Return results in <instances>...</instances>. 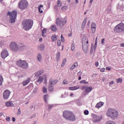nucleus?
<instances>
[{
  "label": "nucleus",
  "mask_w": 124,
  "mask_h": 124,
  "mask_svg": "<svg viewBox=\"0 0 124 124\" xmlns=\"http://www.w3.org/2000/svg\"><path fill=\"white\" fill-rule=\"evenodd\" d=\"M109 85H113L114 84V81H111L109 82Z\"/></svg>",
  "instance_id": "0e129e2a"
},
{
  "label": "nucleus",
  "mask_w": 124,
  "mask_h": 124,
  "mask_svg": "<svg viewBox=\"0 0 124 124\" xmlns=\"http://www.w3.org/2000/svg\"><path fill=\"white\" fill-rule=\"evenodd\" d=\"M29 6V2L26 0H20L18 3V7L21 10H24V9H27Z\"/></svg>",
  "instance_id": "20e7f679"
},
{
  "label": "nucleus",
  "mask_w": 124,
  "mask_h": 124,
  "mask_svg": "<svg viewBox=\"0 0 124 124\" xmlns=\"http://www.w3.org/2000/svg\"><path fill=\"white\" fill-rule=\"evenodd\" d=\"M7 15L11 17L9 22L11 23H15V20L17 18V12L16 10H14L12 12H8Z\"/></svg>",
  "instance_id": "39448f33"
},
{
  "label": "nucleus",
  "mask_w": 124,
  "mask_h": 124,
  "mask_svg": "<svg viewBox=\"0 0 124 124\" xmlns=\"http://www.w3.org/2000/svg\"><path fill=\"white\" fill-rule=\"evenodd\" d=\"M58 79H55L53 78H50L49 80L48 84L49 85H51L54 86V85H56L58 83Z\"/></svg>",
  "instance_id": "2eb2a0df"
},
{
  "label": "nucleus",
  "mask_w": 124,
  "mask_h": 124,
  "mask_svg": "<svg viewBox=\"0 0 124 124\" xmlns=\"http://www.w3.org/2000/svg\"><path fill=\"white\" fill-rule=\"evenodd\" d=\"M6 120L7 121V122H9V121H10V117L9 116H8L6 118Z\"/></svg>",
  "instance_id": "bf43d9fd"
},
{
  "label": "nucleus",
  "mask_w": 124,
  "mask_h": 124,
  "mask_svg": "<svg viewBox=\"0 0 124 124\" xmlns=\"http://www.w3.org/2000/svg\"><path fill=\"white\" fill-rule=\"evenodd\" d=\"M117 8H118V9H121V8H122L123 7V5L122 4H121V1L119 2V3H118V5L117 6Z\"/></svg>",
  "instance_id": "f704fd0d"
},
{
  "label": "nucleus",
  "mask_w": 124,
  "mask_h": 124,
  "mask_svg": "<svg viewBox=\"0 0 124 124\" xmlns=\"http://www.w3.org/2000/svg\"><path fill=\"white\" fill-rule=\"evenodd\" d=\"M43 72H44L43 70L38 71V72H36L35 73V75L36 77H38V76H40V75H41L43 73Z\"/></svg>",
  "instance_id": "4be33fe9"
},
{
  "label": "nucleus",
  "mask_w": 124,
  "mask_h": 124,
  "mask_svg": "<svg viewBox=\"0 0 124 124\" xmlns=\"http://www.w3.org/2000/svg\"><path fill=\"white\" fill-rule=\"evenodd\" d=\"M66 18H64V19H61L59 18L56 19V24L57 26H59L60 27V29H62V27L66 24Z\"/></svg>",
  "instance_id": "6e6552de"
},
{
  "label": "nucleus",
  "mask_w": 124,
  "mask_h": 124,
  "mask_svg": "<svg viewBox=\"0 0 124 124\" xmlns=\"http://www.w3.org/2000/svg\"><path fill=\"white\" fill-rule=\"evenodd\" d=\"M92 91H93V87H89L86 88V90H85L84 91V93L83 92V95H87V94H88V93H91V92H92Z\"/></svg>",
  "instance_id": "ddd939ff"
},
{
  "label": "nucleus",
  "mask_w": 124,
  "mask_h": 124,
  "mask_svg": "<svg viewBox=\"0 0 124 124\" xmlns=\"http://www.w3.org/2000/svg\"><path fill=\"white\" fill-rule=\"evenodd\" d=\"M62 2H61V1L60 0H58L57 1L58 6H59V7H61V6H62Z\"/></svg>",
  "instance_id": "c03bdc74"
},
{
  "label": "nucleus",
  "mask_w": 124,
  "mask_h": 124,
  "mask_svg": "<svg viewBox=\"0 0 124 124\" xmlns=\"http://www.w3.org/2000/svg\"><path fill=\"white\" fill-rule=\"evenodd\" d=\"M87 87H88V86L87 85L83 86L81 87V90L84 91V90H86Z\"/></svg>",
  "instance_id": "a18cd8bd"
},
{
  "label": "nucleus",
  "mask_w": 124,
  "mask_h": 124,
  "mask_svg": "<svg viewBox=\"0 0 124 124\" xmlns=\"http://www.w3.org/2000/svg\"><path fill=\"white\" fill-rule=\"evenodd\" d=\"M114 31L118 33H121V32H124V24L120 23L118 25H116L114 29Z\"/></svg>",
  "instance_id": "0eeeda50"
},
{
  "label": "nucleus",
  "mask_w": 124,
  "mask_h": 124,
  "mask_svg": "<svg viewBox=\"0 0 124 124\" xmlns=\"http://www.w3.org/2000/svg\"><path fill=\"white\" fill-rule=\"evenodd\" d=\"M107 116L111 119H117L119 117V112L114 108H108L107 112Z\"/></svg>",
  "instance_id": "f03ea898"
},
{
  "label": "nucleus",
  "mask_w": 124,
  "mask_h": 124,
  "mask_svg": "<svg viewBox=\"0 0 124 124\" xmlns=\"http://www.w3.org/2000/svg\"><path fill=\"white\" fill-rule=\"evenodd\" d=\"M41 7H43V5H40L38 6V10H39V12H40V13H43V11H42V10H41Z\"/></svg>",
  "instance_id": "473e14b6"
},
{
  "label": "nucleus",
  "mask_w": 124,
  "mask_h": 124,
  "mask_svg": "<svg viewBox=\"0 0 124 124\" xmlns=\"http://www.w3.org/2000/svg\"><path fill=\"white\" fill-rule=\"evenodd\" d=\"M33 88V84L32 83H30L29 85L27 87V89H30L31 90Z\"/></svg>",
  "instance_id": "e433bc0d"
},
{
  "label": "nucleus",
  "mask_w": 124,
  "mask_h": 124,
  "mask_svg": "<svg viewBox=\"0 0 124 124\" xmlns=\"http://www.w3.org/2000/svg\"><path fill=\"white\" fill-rule=\"evenodd\" d=\"M106 70H111V68L107 67H106Z\"/></svg>",
  "instance_id": "338daca9"
},
{
  "label": "nucleus",
  "mask_w": 124,
  "mask_h": 124,
  "mask_svg": "<svg viewBox=\"0 0 124 124\" xmlns=\"http://www.w3.org/2000/svg\"><path fill=\"white\" fill-rule=\"evenodd\" d=\"M60 57H61V52H58L56 54V61H57V62L60 61Z\"/></svg>",
  "instance_id": "c756f323"
},
{
  "label": "nucleus",
  "mask_w": 124,
  "mask_h": 124,
  "mask_svg": "<svg viewBox=\"0 0 124 124\" xmlns=\"http://www.w3.org/2000/svg\"><path fill=\"white\" fill-rule=\"evenodd\" d=\"M66 62V59H64L62 63V66H64V64Z\"/></svg>",
  "instance_id": "37998d69"
},
{
  "label": "nucleus",
  "mask_w": 124,
  "mask_h": 124,
  "mask_svg": "<svg viewBox=\"0 0 124 124\" xmlns=\"http://www.w3.org/2000/svg\"><path fill=\"white\" fill-rule=\"evenodd\" d=\"M121 47H124V43L121 44Z\"/></svg>",
  "instance_id": "774afa93"
},
{
  "label": "nucleus",
  "mask_w": 124,
  "mask_h": 124,
  "mask_svg": "<svg viewBox=\"0 0 124 124\" xmlns=\"http://www.w3.org/2000/svg\"><path fill=\"white\" fill-rule=\"evenodd\" d=\"M16 64L18 66L23 69H28L29 67V63H28L26 61H22V60H19L17 61L16 62Z\"/></svg>",
  "instance_id": "423d86ee"
},
{
  "label": "nucleus",
  "mask_w": 124,
  "mask_h": 124,
  "mask_svg": "<svg viewBox=\"0 0 124 124\" xmlns=\"http://www.w3.org/2000/svg\"><path fill=\"white\" fill-rule=\"evenodd\" d=\"M2 81H3V78H2V76L0 75V86L2 85Z\"/></svg>",
  "instance_id": "4c0bfd02"
},
{
  "label": "nucleus",
  "mask_w": 124,
  "mask_h": 124,
  "mask_svg": "<svg viewBox=\"0 0 124 124\" xmlns=\"http://www.w3.org/2000/svg\"><path fill=\"white\" fill-rule=\"evenodd\" d=\"M61 41L62 42H64V38H63V36H62V35L61 36Z\"/></svg>",
  "instance_id": "5fc2aeb1"
},
{
  "label": "nucleus",
  "mask_w": 124,
  "mask_h": 124,
  "mask_svg": "<svg viewBox=\"0 0 124 124\" xmlns=\"http://www.w3.org/2000/svg\"><path fill=\"white\" fill-rule=\"evenodd\" d=\"M45 49V46L43 44H41L39 46V49L41 51H43Z\"/></svg>",
  "instance_id": "393cba45"
},
{
  "label": "nucleus",
  "mask_w": 124,
  "mask_h": 124,
  "mask_svg": "<svg viewBox=\"0 0 124 124\" xmlns=\"http://www.w3.org/2000/svg\"><path fill=\"white\" fill-rule=\"evenodd\" d=\"M58 39V36L56 35H54L51 36V40L52 41H56Z\"/></svg>",
  "instance_id": "cd10ccee"
},
{
  "label": "nucleus",
  "mask_w": 124,
  "mask_h": 124,
  "mask_svg": "<svg viewBox=\"0 0 124 124\" xmlns=\"http://www.w3.org/2000/svg\"><path fill=\"white\" fill-rule=\"evenodd\" d=\"M105 43V38H103L102 40H101V44L102 45H104V43Z\"/></svg>",
  "instance_id": "de8ad7c7"
},
{
  "label": "nucleus",
  "mask_w": 124,
  "mask_h": 124,
  "mask_svg": "<svg viewBox=\"0 0 124 124\" xmlns=\"http://www.w3.org/2000/svg\"><path fill=\"white\" fill-rule=\"evenodd\" d=\"M92 117L94 123H98V122H100L101 120H102V116H97V115L95 114H93Z\"/></svg>",
  "instance_id": "9d476101"
},
{
  "label": "nucleus",
  "mask_w": 124,
  "mask_h": 124,
  "mask_svg": "<svg viewBox=\"0 0 124 124\" xmlns=\"http://www.w3.org/2000/svg\"><path fill=\"white\" fill-rule=\"evenodd\" d=\"M62 10L63 11H66L67 10V6H64L62 7Z\"/></svg>",
  "instance_id": "ea45409f"
},
{
  "label": "nucleus",
  "mask_w": 124,
  "mask_h": 124,
  "mask_svg": "<svg viewBox=\"0 0 124 124\" xmlns=\"http://www.w3.org/2000/svg\"><path fill=\"white\" fill-rule=\"evenodd\" d=\"M84 115H89V110H85L84 112Z\"/></svg>",
  "instance_id": "864d4df0"
},
{
  "label": "nucleus",
  "mask_w": 124,
  "mask_h": 124,
  "mask_svg": "<svg viewBox=\"0 0 124 124\" xmlns=\"http://www.w3.org/2000/svg\"><path fill=\"white\" fill-rule=\"evenodd\" d=\"M30 82H31V79L28 78L27 79L24 80L23 82L22 85L23 86H27V85H28V84H29V83H30Z\"/></svg>",
  "instance_id": "aec40b11"
},
{
  "label": "nucleus",
  "mask_w": 124,
  "mask_h": 124,
  "mask_svg": "<svg viewBox=\"0 0 124 124\" xmlns=\"http://www.w3.org/2000/svg\"><path fill=\"white\" fill-rule=\"evenodd\" d=\"M48 90L49 91V92L52 93V92L54 91V85L48 84Z\"/></svg>",
  "instance_id": "412c9836"
},
{
  "label": "nucleus",
  "mask_w": 124,
  "mask_h": 124,
  "mask_svg": "<svg viewBox=\"0 0 124 124\" xmlns=\"http://www.w3.org/2000/svg\"><path fill=\"white\" fill-rule=\"evenodd\" d=\"M54 107V105H49L48 107V109H49V110H51V108H53Z\"/></svg>",
  "instance_id": "8fccbe9b"
},
{
  "label": "nucleus",
  "mask_w": 124,
  "mask_h": 124,
  "mask_svg": "<svg viewBox=\"0 0 124 124\" xmlns=\"http://www.w3.org/2000/svg\"><path fill=\"white\" fill-rule=\"evenodd\" d=\"M63 117L66 120H68L70 122H75V121H76V117H75V115L73 112L70 111H64L63 112Z\"/></svg>",
  "instance_id": "f257e3e1"
},
{
  "label": "nucleus",
  "mask_w": 124,
  "mask_h": 124,
  "mask_svg": "<svg viewBox=\"0 0 124 124\" xmlns=\"http://www.w3.org/2000/svg\"><path fill=\"white\" fill-rule=\"evenodd\" d=\"M99 64V63H98V62H96L95 63V66H97V67L98 66Z\"/></svg>",
  "instance_id": "e2e57ef3"
},
{
  "label": "nucleus",
  "mask_w": 124,
  "mask_h": 124,
  "mask_svg": "<svg viewBox=\"0 0 124 124\" xmlns=\"http://www.w3.org/2000/svg\"><path fill=\"white\" fill-rule=\"evenodd\" d=\"M107 124H116V123L113 121H109L107 122Z\"/></svg>",
  "instance_id": "49530a36"
},
{
  "label": "nucleus",
  "mask_w": 124,
  "mask_h": 124,
  "mask_svg": "<svg viewBox=\"0 0 124 124\" xmlns=\"http://www.w3.org/2000/svg\"><path fill=\"white\" fill-rule=\"evenodd\" d=\"M6 106L9 107V106H13V103L12 102H6Z\"/></svg>",
  "instance_id": "c85d7f7f"
},
{
  "label": "nucleus",
  "mask_w": 124,
  "mask_h": 124,
  "mask_svg": "<svg viewBox=\"0 0 124 124\" xmlns=\"http://www.w3.org/2000/svg\"><path fill=\"white\" fill-rule=\"evenodd\" d=\"M38 90V88L37 87H35L34 89H33L32 92V95H34L36 93H37V91Z\"/></svg>",
  "instance_id": "7c9ffc66"
},
{
  "label": "nucleus",
  "mask_w": 124,
  "mask_h": 124,
  "mask_svg": "<svg viewBox=\"0 0 124 124\" xmlns=\"http://www.w3.org/2000/svg\"><path fill=\"white\" fill-rule=\"evenodd\" d=\"M120 4H122V6L124 7V0H121Z\"/></svg>",
  "instance_id": "13d9d810"
},
{
  "label": "nucleus",
  "mask_w": 124,
  "mask_h": 124,
  "mask_svg": "<svg viewBox=\"0 0 124 124\" xmlns=\"http://www.w3.org/2000/svg\"><path fill=\"white\" fill-rule=\"evenodd\" d=\"M10 48L13 51V52H17L19 50V46L18 44L15 42H12L10 44Z\"/></svg>",
  "instance_id": "1a4fd4ad"
},
{
  "label": "nucleus",
  "mask_w": 124,
  "mask_h": 124,
  "mask_svg": "<svg viewBox=\"0 0 124 124\" xmlns=\"http://www.w3.org/2000/svg\"><path fill=\"white\" fill-rule=\"evenodd\" d=\"M25 46H24V45H22L21 44L20 46H19V50L20 51H23L24 50H25Z\"/></svg>",
  "instance_id": "2f4dec72"
},
{
  "label": "nucleus",
  "mask_w": 124,
  "mask_h": 124,
  "mask_svg": "<svg viewBox=\"0 0 124 124\" xmlns=\"http://www.w3.org/2000/svg\"><path fill=\"white\" fill-rule=\"evenodd\" d=\"M123 82V79L119 78L116 79V83L118 84L119 83H122Z\"/></svg>",
  "instance_id": "c9c22d12"
},
{
  "label": "nucleus",
  "mask_w": 124,
  "mask_h": 124,
  "mask_svg": "<svg viewBox=\"0 0 124 124\" xmlns=\"http://www.w3.org/2000/svg\"><path fill=\"white\" fill-rule=\"evenodd\" d=\"M79 87L78 86H74V87H69V90H70V91H75L76 90H78V89H79Z\"/></svg>",
  "instance_id": "5701e85b"
},
{
  "label": "nucleus",
  "mask_w": 124,
  "mask_h": 124,
  "mask_svg": "<svg viewBox=\"0 0 124 124\" xmlns=\"http://www.w3.org/2000/svg\"><path fill=\"white\" fill-rule=\"evenodd\" d=\"M95 26H96L95 23H93L92 24L91 28H96Z\"/></svg>",
  "instance_id": "4d7b16f0"
},
{
  "label": "nucleus",
  "mask_w": 124,
  "mask_h": 124,
  "mask_svg": "<svg viewBox=\"0 0 124 124\" xmlns=\"http://www.w3.org/2000/svg\"><path fill=\"white\" fill-rule=\"evenodd\" d=\"M80 84H89L88 82L86 81L85 80H83L80 81Z\"/></svg>",
  "instance_id": "79ce46f5"
},
{
  "label": "nucleus",
  "mask_w": 124,
  "mask_h": 124,
  "mask_svg": "<svg viewBox=\"0 0 124 124\" xmlns=\"http://www.w3.org/2000/svg\"><path fill=\"white\" fill-rule=\"evenodd\" d=\"M10 95V91L8 90H6L3 93V97L4 99H8Z\"/></svg>",
  "instance_id": "f8f14e48"
},
{
  "label": "nucleus",
  "mask_w": 124,
  "mask_h": 124,
  "mask_svg": "<svg viewBox=\"0 0 124 124\" xmlns=\"http://www.w3.org/2000/svg\"><path fill=\"white\" fill-rule=\"evenodd\" d=\"M42 82H43V77H39L37 83L40 84V83H42Z\"/></svg>",
  "instance_id": "bb28decb"
},
{
  "label": "nucleus",
  "mask_w": 124,
  "mask_h": 124,
  "mask_svg": "<svg viewBox=\"0 0 124 124\" xmlns=\"http://www.w3.org/2000/svg\"><path fill=\"white\" fill-rule=\"evenodd\" d=\"M57 45H58V46H61V40H58Z\"/></svg>",
  "instance_id": "6e6d98bb"
},
{
  "label": "nucleus",
  "mask_w": 124,
  "mask_h": 124,
  "mask_svg": "<svg viewBox=\"0 0 124 124\" xmlns=\"http://www.w3.org/2000/svg\"><path fill=\"white\" fill-rule=\"evenodd\" d=\"M76 67H78V63L75 62L70 68L71 70H73Z\"/></svg>",
  "instance_id": "6ab92c4d"
},
{
  "label": "nucleus",
  "mask_w": 124,
  "mask_h": 124,
  "mask_svg": "<svg viewBox=\"0 0 124 124\" xmlns=\"http://www.w3.org/2000/svg\"><path fill=\"white\" fill-rule=\"evenodd\" d=\"M37 61L39 62H40L42 61V55L40 53H38L36 57Z\"/></svg>",
  "instance_id": "f3484780"
},
{
  "label": "nucleus",
  "mask_w": 124,
  "mask_h": 124,
  "mask_svg": "<svg viewBox=\"0 0 124 124\" xmlns=\"http://www.w3.org/2000/svg\"><path fill=\"white\" fill-rule=\"evenodd\" d=\"M45 33H46V29H44L42 30V36L45 37Z\"/></svg>",
  "instance_id": "58836bf2"
},
{
  "label": "nucleus",
  "mask_w": 124,
  "mask_h": 124,
  "mask_svg": "<svg viewBox=\"0 0 124 124\" xmlns=\"http://www.w3.org/2000/svg\"><path fill=\"white\" fill-rule=\"evenodd\" d=\"M104 104V103L102 102H100L96 105L95 107L96 108H98V109H99V108L103 106Z\"/></svg>",
  "instance_id": "a211bd4d"
},
{
  "label": "nucleus",
  "mask_w": 124,
  "mask_h": 124,
  "mask_svg": "<svg viewBox=\"0 0 124 124\" xmlns=\"http://www.w3.org/2000/svg\"><path fill=\"white\" fill-rule=\"evenodd\" d=\"M71 50L72 51H74L75 50V44L74 43L72 44Z\"/></svg>",
  "instance_id": "a19ab883"
},
{
  "label": "nucleus",
  "mask_w": 124,
  "mask_h": 124,
  "mask_svg": "<svg viewBox=\"0 0 124 124\" xmlns=\"http://www.w3.org/2000/svg\"><path fill=\"white\" fill-rule=\"evenodd\" d=\"M9 55L8 51L5 49H3V51L1 52V57L2 59L6 58Z\"/></svg>",
  "instance_id": "9b49d317"
},
{
  "label": "nucleus",
  "mask_w": 124,
  "mask_h": 124,
  "mask_svg": "<svg viewBox=\"0 0 124 124\" xmlns=\"http://www.w3.org/2000/svg\"><path fill=\"white\" fill-rule=\"evenodd\" d=\"M44 100L46 103L48 102V95H45L44 96Z\"/></svg>",
  "instance_id": "72a5a7b5"
},
{
  "label": "nucleus",
  "mask_w": 124,
  "mask_h": 124,
  "mask_svg": "<svg viewBox=\"0 0 124 124\" xmlns=\"http://www.w3.org/2000/svg\"><path fill=\"white\" fill-rule=\"evenodd\" d=\"M51 30L53 31H58V29L57 28V26H56V25H52L51 27Z\"/></svg>",
  "instance_id": "b1692460"
},
{
  "label": "nucleus",
  "mask_w": 124,
  "mask_h": 124,
  "mask_svg": "<svg viewBox=\"0 0 124 124\" xmlns=\"http://www.w3.org/2000/svg\"><path fill=\"white\" fill-rule=\"evenodd\" d=\"M100 71L101 72H104V71H105V69L104 68H103L101 69Z\"/></svg>",
  "instance_id": "680f3d73"
},
{
  "label": "nucleus",
  "mask_w": 124,
  "mask_h": 124,
  "mask_svg": "<svg viewBox=\"0 0 124 124\" xmlns=\"http://www.w3.org/2000/svg\"><path fill=\"white\" fill-rule=\"evenodd\" d=\"M82 49L87 54L89 50V44H82Z\"/></svg>",
  "instance_id": "4468645a"
},
{
  "label": "nucleus",
  "mask_w": 124,
  "mask_h": 124,
  "mask_svg": "<svg viewBox=\"0 0 124 124\" xmlns=\"http://www.w3.org/2000/svg\"><path fill=\"white\" fill-rule=\"evenodd\" d=\"M82 43L83 44H89V40L88 39V38L87 37H82Z\"/></svg>",
  "instance_id": "dca6fc26"
},
{
  "label": "nucleus",
  "mask_w": 124,
  "mask_h": 124,
  "mask_svg": "<svg viewBox=\"0 0 124 124\" xmlns=\"http://www.w3.org/2000/svg\"><path fill=\"white\" fill-rule=\"evenodd\" d=\"M78 75H82V72L79 71L78 73Z\"/></svg>",
  "instance_id": "69168bd1"
},
{
  "label": "nucleus",
  "mask_w": 124,
  "mask_h": 124,
  "mask_svg": "<svg viewBox=\"0 0 124 124\" xmlns=\"http://www.w3.org/2000/svg\"><path fill=\"white\" fill-rule=\"evenodd\" d=\"M43 91L44 92V93H47V88H45V87H43Z\"/></svg>",
  "instance_id": "09e8293b"
},
{
  "label": "nucleus",
  "mask_w": 124,
  "mask_h": 124,
  "mask_svg": "<svg viewBox=\"0 0 124 124\" xmlns=\"http://www.w3.org/2000/svg\"><path fill=\"white\" fill-rule=\"evenodd\" d=\"M86 23H87V18H85L84 19V20H83V22L82 23V25H81V27L83 29H84V28H85V26Z\"/></svg>",
  "instance_id": "a878e982"
},
{
  "label": "nucleus",
  "mask_w": 124,
  "mask_h": 124,
  "mask_svg": "<svg viewBox=\"0 0 124 124\" xmlns=\"http://www.w3.org/2000/svg\"><path fill=\"white\" fill-rule=\"evenodd\" d=\"M33 21L31 19H27L22 21V26L25 31H30L32 28Z\"/></svg>",
  "instance_id": "7ed1b4c3"
},
{
  "label": "nucleus",
  "mask_w": 124,
  "mask_h": 124,
  "mask_svg": "<svg viewBox=\"0 0 124 124\" xmlns=\"http://www.w3.org/2000/svg\"><path fill=\"white\" fill-rule=\"evenodd\" d=\"M68 82H67V80H64L63 81V83L64 84V85H66V84H68Z\"/></svg>",
  "instance_id": "052dcab7"
},
{
  "label": "nucleus",
  "mask_w": 124,
  "mask_h": 124,
  "mask_svg": "<svg viewBox=\"0 0 124 124\" xmlns=\"http://www.w3.org/2000/svg\"><path fill=\"white\" fill-rule=\"evenodd\" d=\"M17 115H21V108H18V112L17 113Z\"/></svg>",
  "instance_id": "3c124183"
},
{
  "label": "nucleus",
  "mask_w": 124,
  "mask_h": 124,
  "mask_svg": "<svg viewBox=\"0 0 124 124\" xmlns=\"http://www.w3.org/2000/svg\"><path fill=\"white\" fill-rule=\"evenodd\" d=\"M91 29H92L93 33H94L95 32V30H96V28H93Z\"/></svg>",
  "instance_id": "603ef678"
}]
</instances>
